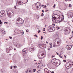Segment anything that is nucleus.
Wrapping results in <instances>:
<instances>
[{"instance_id":"obj_1","label":"nucleus","mask_w":73,"mask_h":73,"mask_svg":"<svg viewBox=\"0 0 73 73\" xmlns=\"http://www.w3.org/2000/svg\"><path fill=\"white\" fill-rule=\"evenodd\" d=\"M56 16H58V17H55L54 19L53 20V18L52 19V20L54 23H56V24H57L58 23H61L64 20V15H62V16L63 17H62V18H60V17L58 16V15L57 14H56Z\"/></svg>"},{"instance_id":"obj_2","label":"nucleus","mask_w":73,"mask_h":73,"mask_svg":"<svg viewBox=\"0 0 73 73\" xmlns=\"http://www.w3.org/2000/svg\"><path fill=\"white\" fill-rule=\"evenodd\" d=\"M51 61L53 64H54L56 66H58V65H60L61 64V63L60 62V60H57L56 58L52 59L51 60Z\"/></svg>"},{"instance_id":"obj_3","label":"nucleus","mask_w":73,"mask_h":73,"mask_svg":"<svg viewBox=\"0 0 73 73\" xmlns=\"http://www.w3.org/2000/svg\"><path fill=\"white\" fill-rule=\"evenodd\" d=\"M16 23L17 24H23V23H24V20L23 19H22L19 17L16 20Z\"/></svg>"},{"instance_id":"obj_4","label":"nucleus","mask_w":73,"mask_h":73,"mask_svg":"<svg viewBox=\"0 0 73 73\" xmlns=\"http://www.w3.org/2000/svg\"><path fill=\"white\" fill-rule=\"evenodd\" d=\"M37 55L38 58L41 59H42L45 57V56H44V53L43 52H38Z\"/></svg>"},{"instance_id":"obj_5","label":"nucleus","mask_w":73,"mask_h":73,"mask_svg":"<svg viewBox=\"0 0 73 73\" xmlns=\"http://www.w3.org/2000/svg\"><path fill=\"white\" fill-rule=\"evenodd\" d=\"M55 27L53 26H49L48 29V30L49 32H52L55 31Z\"/></svg>"},{"instance_id":"obj_6","label":"nucleus","mask_w":73,"mask_h":73,"mask_svg":"<svg viewBox=\"0 0 73 73\" xmlns=\"http://www.w3.org/2000/svg\"><path fill=\"white\" fill-rule=\"evenodd\" d=\"M36 8L38 9H41V3L38 2L36 4Z\"/></svg>"},{"instance_id":"obj_7","label":"nucleus","mask_w":73,"mask_h":73,"mask_svg":"<svg viewBox=\"0 0 73 73\" xmlns=\"http://www.w3.org/2000/svg\"><path fill=\"white\" fill-rule=\"evenodd\" d=\"M13 14V11L11 10H9L7 12V15L8 16H11Z\"/></svg>"},{"instance_id":"obj_8","label":"nucleus","mask_w":73,"mask_h":73,"mask_svg":"<svg viewBox=\"0 0 73 73\" xmlns=\"http://www.w3.org/2000/svg\"><path fill=\"white\" fill-rule=\"evenodd\" d=\"M16 3L17 6H18L19 5L22 4V3H23V2L21 3L20 0H16Z\"/></svg>"},{"instance_id":"obj_9","label":"nucleus","mask_w":73,"mask_h":73,"mask_svg":"<svg viewBox=\"0 0 73 73\" xmlns=\"http://www.w3.org/2000/svg\"><path fill=\"white\" fill-rule=\"evenodd\" d=\"M5 11L4 10H2L1 11L0 13V16H1V17L4 16V15H5Z\"/></svg>"},{"instance_id":"obj_10","label":"nucleus","mask_w":73,"mask_h":73,"mask_svg":"<svg viewBox=\"0 0 73 73\" xmlns=\"http://www.w3.org/2000/svg\"><path fill=\"white\" fill-rule=\"evenodd\" d=\"M64 34L65 35H68L70 33V31H69V30L68 29H66L64 30Z\"/></svg>"},{"instance_id":"obj_11","label":"nucleus","mask_w":73,"mask_h":73,"mask_svg":"<svg viewBox=\"0 0 73 73\" xmlns=\"http://www.w3.org/2000/svg\"><path fill=\"white\" fill-rule=\"evenodd\" d=\"M73 16V13H69V15H68V17L69 19H71L72 18V17Z\"/></svg>"},{"instance_id":"obj_12","label":"nucleus","mask_w":73,"mask_h":73,"mask_svg":"<svg viewBox=\"0 0 73 73\" xmlns=\"http://www.w3.org/2000/svg\"><path fill=\"white\" fill-rule=\"evenodd\" d=\"M38 66L37 67L38 68H39L40 69H42L44 68V66L42 64H40V63H38Z\"/></svg>"},{"instance_id":"obj_13","label":"nucleus","mask_w":73,"mask_h":73,"mask_svg":"<svg viewBox=\"0 0 73 73\" xmlns=\"http://www.w3.org/2000/svg\"><path fill=\"white\" fill-rule=\"evenodd\" d=\"M22 52L23 54H27L28 52V51H27V49L26 48H25L22 51Z\"/></svg>"},{"instance_id":"obj_14","label":"nucleus","mask_w":73,"mask_h":73,"mask_svg":"<svg viewBox=\"0 0 73 73\" xmlns=\"http://www.w3.org/2000/svg\"><path fill=\"white\" fill-rule=\"evenodd\" d=\"M72 46L71 45H67L66 46V49H68V50H69L72 48Z\"/></svg>"},{"instance_id":"obj_15","label":"nucleus","mask_w":73,"mask_h":73,"mask_svg":"<svg viewBox=\"0 0 73 73\" xmlns=\"http://www.w3.org/2000/svg\"><path fill=\"white\" fill-rule=\"evenodd\" d=\"M29 50L32 53L33 51L35 50V48L33 47H31L29 48Z\"/></svg>"},{"instance_id":"obj_16","label":"nucleus","mask_w":73,"mask_h":73,"mask_svg":"<svg viewBox=\"0 0 73 73\" xmlns=\"http://www.w3.org/2000/svg\"><path fill=\"white\" fill-rule=\"evenodd\" d=\"M11 49H12V47L10 46L9 48L6 49V52L7 53H9V50H11Z\"/></svg>"},{"instance_id":"obj_17","label":"nucleus","mask_w":73,"mask_h":73,"mask_svg":"<svg viewBox=\"0 0 73 73\" xmlns=\"http://www.w3.org/2000/svg\"><path fill=\"white\" fill-rule=\"evenodd\" d=\"M0 29H1V30H0V31L3 33V34H6V32L5 31L4 29L1 28Z\"/></svg>"},{"instance_id":"obj_18","label":"nucleus","mask_w":73,"mask_h":73,"mask_svg":"<svg viewBox=\"0 0 73 73\" xmlns=\"http://www.w3.org/2000/svg\"><path fill=\"white\" fill-rule=\"evenodd\" d=\"M54 36V37H55L57 39V38H58L59 35H58V33H56L55 35Z\"/></svg>"},{"instance_id":"obj_19","label":"nucleus","mask_w":73,"mask_h":73,"mask_svg":"<svg viewBox=\"0 0 73 73\" xmlns=\"http://www.w3.org/2000/svg\"><path fill=\"white\" fill-rule=\"evenodd\" d=\"M45 73H49L50 71H48V70L47 68H45L44 70Z\"/></svg>"},{"instance_id":"obj_20","label":"nucleus","mask_w":73,"mask_h":73,"mask_svg":"<svg viewBox=\"0 0 73 73\" xmlns=\"http://www.w3.org/2000/svg\"><path fill=\"white\" fill-rule=\"evenodd\" d=\"M29 58L28 57H26L25 59H24V61L25 62H27L28 61V59Z\"/></svg>"},{"instance_id":"obj_21","label":"nucleus","mask_w":73,"mask_h":73,"mask_svg":"<svg viewBox=\"0 0 73 73\" xmlns=\"http://www.w3.org/2000/svg\"><path fill=\"white\" fill-rule=\"evenodd\" d=\"M15 45H16L17 48H20V47L21 46V44H18L17 43V44H15Z\"/></svg>"},{"instance_id":"obj_22","label":"nucleus","mask_w":73,"mask_h":73,"mask_svg":"<svg viewBox=\"0 0 73 73\" xmlns=\"http://www.w3.org/2000/svg\"><path fill=\"white\" fill-rule=\"evenodd\" d=\"M43 44H38V46H39L40 48H41V47H42L43 46Z\"/></svg>"},{"instance_id":"obj_23","label":"nucleus","mask_w":73,"mask_h":73,"mask_svg":"<svg viewBox=\"0 0 73 73\" xmlns=\"http://www.w3.org/2000/svg\"><path fill=\"white\" fill-rule=\"evenodd\" d=\"M59 57H60V58H62V56H61V54H59Z\"/></svg>"},{"instance_id":"obj_24","label":"nucleus","mask_w":73,"mask_h":73,"mask_svg":"<svg viewBox=\"0 0 73 73\" xmlns=\"http://www.w3.org/2000/svg\"><path fill=\"white\" fill-rule=\"evenodd\" d=\"M55 17H55V16L54 15L52 16V18H53V20L55 18Z\"/></svg>"},{"instance_id":"obj_25","label":"nucleus","mask_w":73,"mask_h":73,"mask_svg":"<svg viewBox=\"0 0 73 73\" xmlns=\"http://www.w3.org/2000/svg\"><path fill=\"white\" fill-rule=\"evenodd\" d=\"M40 72H41V70H38L37 71V73H40Z\"/></svg>"},{"instance_id":"obj_26","label":"nucleus","mask_w":73,"mask_h":73,"mask_svg":"<svg viewBox=\"0 0 73 73\" xmlns=\"http://www.w3.org/2000/svg\"><path fill=\"white\" fill-rule=\"evenodd\" d=\"M1 24H3V23H2V22H1V20L0 19V25Z\"/></svg>"},{"instance_id":"obj_27","label":"nucleus","mask_w":73,"mask_h":73,"mask_svg":"<svg viewBox=\"0 0 73 73\" xmlns=\"http://www.w3.org/2000/svg\"><path fill=\"white\" fill-rule=\"evenodd\" d=\"M33 70L34 72H36V69H33Z\"/></svg>"},{"instance_id":"obj_28","label":"nucleus","mask_w":73,"mask_h":73,"mask_svg":"<svg viewBox=\"0 0 73 73\" xmlns=\"http://www.w3.org/2000/svg\"><path fill=\"white\" fill-rule=\"evenodd\" d=\"M28 72H29V73L30 72V73H31V70H27Z\"/></svg>"},{"instance_id":"obj_29","label":"nucleus","mask_w":73,"mask_h":73,"mask_svg":"<svg viewBox=\"0 0 73 73\" xmlns=\"http://www.w3.org/2000/svg\"><path fill=\"white\" fill-rule=\"evenodd\" d=\"M67 67L68 68V69H70V67L69 66H68Z\"/></svg>"},{"instance_id":"obj_30","label":"nucleus","mask_w":73,"mask_h":73,"mask_svg":"<svg viewBox=\"0 0 73 73\" xmlns=\"http://www.w3.org/2000/svg\"><path fill=\"white\" fill-rule=\"evenodd\" d=\"M41 16H44V13H42V14L41 15Z\"/></svg>"},{"instance_id":"obj_31","label":"nucleus","mask_w":73,"mask_h":73,"mask_svg":"<svg viewBox=\"0 0 73 73\" xmlns=\"http://www.w3.org/2000/svg\"><path fill=\"white\" fill-rule=\"evenodd\" d=\"M42 39H43L44 38V37H43L42 36H41V38H40L41 40H42Z\"/></svg>"},{"instance_id":"obj_32","label":"nucleus","mask_w":73,"mask_h":73,"mask_svg":"<svg viewBox=\"0 0 73 73\" xmlns=\"http://www.w3.org/2000/svg\"><path fill=\"white\" fill-rule=\"evenodd\" d=\"M34 36H35L36 37H38V36H37V35H34Z\"/></svg>"},{"instance_id":"obj_33","label":"nucleus","mask_w":73,"mask_h":73,"mask_svg":"<svg viewBox=\"0 0 73 73\" xmlns=\"http://www.w3.org/2000/svg\"><path fill=\"white\" fill-rule=\"evenodd\" d=\"M41 31H40V30H38V33H39Z\"/></svg>"},{"instance_id":"obj_34","label":"nucleus","mask_w":73,"mask_h":73,"mask_svg":"<svg viewBox=\"0 0 73 73\" xmlns=\"http://www.w3.org/2000/svg\"><path fill=\"white\" fill-rule=\"evenodd\" d=\"M48 50H50V48H48Z\"/></svg>"},{"instance_id":"obj_35","label":"nucleus","mask_w":73,"mask_h":73,"mask_svg":"<svg viewBox=\"0 0 73 73\" xmlns=\"http://www.w3.org/2000/svg\"><path fill=\"white\" fill-rule=\"evenodd\" d=\"M13 68H17V66H13Z\"/></svg>"},{"instance_id":"obj_36","label":"nucleus","mask_w":73,"mask_h":73,"mask_svg":"<svg viewBox=\"0 0 73 73\" xmlns=\"http://www.w3.org/2000/svg\"><path fill=\"white\" fill-rule=\"evenodd\" d=\"M50 48H52V47H53V46H52V45H50Z\"/></svg>"},{"instance_id":"obj_37","label":"nucleus","mask_w":73,"mask_h":73,"mask_svg":"<svg viewBox=\"0 0 73 73\" xmlns=\"http://www.w3.org/2000/svg\"><path fill=\"white\" fill-rule=\"evenodd\" d=\"M71 5V4H69L68 6L69 7V8H70V5Z\"/></svg>"},{"instance_id":"obj_38","label":"nucleus","mask_w":73,"mask_h":73,"mask_svg":"<svg viewBox=\"0 0 73 73\" xmlns=\"http://www.w3.org/2000/svg\"><path fill=\"white\" fill-rule=\"evenodd\" d=\"M63 62H66V61L65 60H63Z\"/></svg>"},{"instance_id":"obj_39","label":"nucleus","mask_w":73,"mask_h":73,"mask_svg":"<svg viewBox=\"0 0 73 73\" xmlns=\"http://www.w3.org/2000/svg\"><path fill=\"white\" fill-rule=\"evenodd\" d=\"M26 32H29V31L28 30H27L26 31Z\"/></svg>"},{"instance_id":"obj_40","label":"nucleus","mask_w":73,"mask_h":73,"mask_svg":"<svg viewBox=\"0 0 73 73\" xmlns=\"http://www.w3.org/2000/svg\"><path fill=\"white\" fill-rule=\"evenodd\" d=\"M57 44H60V43L59 42H58V41H57Z\"/></svg>"},{"instance_id":"obj_41","label":"nucleus","mask_w":73,"mask_h":73,"mask_svg":"<svg viewBox=\"0 0 73 73\" xmlns=\"http://www.w3.org/2000/svg\"><path fill=\"white\" fill-rule=\"evenodd\" d=\"M9 38H10V39H12V37H11V36H9Z\"/></svg>"},{"instance_id":"obj_42","label":"nucleus","mask_w":73,"mask_h":73,"mask_svg":"<svg viewBox=\"0 0 73 73\" xmlns=\"http://www.w3.org/2000/svg\"><path fill=\"white\" fill-rule=\"evenodd\" d=\"M65 0L66 1H71V0Z\"/></svg>"},{"instance_id":"obj_43","label":"nucleus","mask_w":73,"mask_h":73,"mask_svg":"<svg viewBox=\"0 0 73 73\" xmlns=\"http://www.w3.org/2000/svg\"><path fill=\"white\" fill-rule=\"evenodd\" d=\"M53 47H54V48H55V47H56V46H55V45L54 44L53 45Z\"/></svg>"},{"instance_id":"obj_44","label":"nucleus","mask_w":73,"mask_h":73,"mask_svg":"<svg viewBox=\"0 0 73 73\" xmlns=\"http://www.w3.org/2000/svg\"><path fill=\"white\" fill-rule=\"evenodd\" d=\"M12 67H13L12 66H11V69H12Z\"/></svg>"},{"instance_id":"obj_45","label":"nucleus","mask_w":73,"mask_h":73,"mask_svg":"<svg viewBox=\"0 0 73 73\" xmlns=\"http://www.w3.org/2000/svg\"><path fill=\"white\" fill-rule=\"evenodd\" d=\"M54 56H52V58H53V57H54Z\"/></svg>"},{"instance_id":"obj_46","label":"nucleus","mask_w":73,"mask_h":73,"mask_svg":"<svg viewBox=\"0 0 73 73\" xmlns=\"http://www.w3.org/2000/svg\"><path fill=\"white\" fill-rule=\"evenodd\" d=\"M56 53L57 55H58V53H57V52H56Z\"/></svg>"},{"instance_id":"obj_47","label":"nucleus","mask_w":73,"mask_h":73,"mask_svg":"<svg viewBox=\"0 0 73 73\" xmlns=\"http://www.w3.org/2000/svg\"><path fill=\"white\" fill-rule=\"evenodd\" d=\"M42 12H43V13H44V10H42Z\"/></svg>"},{"instance_id":"obj_48","label":"nucleus","mask_w":73,"mask_h":73,"mask_svg":"<svg viewBox=\"0 0 73 73\" xmlns=\"http://www.w3.org/2000/svg\"><path fill=\"white\" fill-rule=\"evenodd\" d=\"M48 11H49V10H46V12H48Z\"/></svg>"},{"instance_id":"obj_49","label":"nucleus","mask_w":73,"mask_h":73,"mask_svg":"<svg viewBox=\"0 0 73 73\" xmlns=\"http://www.w3.org/2000/svg\"><path fill=\"white\" fill-rule=\"evenodd\" d=\"M64 57L65 58H66V56L65 55H64Z\"/></svg>"},{"instance_id":"obj_50","label":"nucleus","mask_w":73,"mask_h":73,"mask_svg":"<svg viewBox=\"0 0 73 73\" xmlns=\"http://www.w3.org/2000/svg\"><path fill=\"white\" fill-rule=\"evenodd\" d=\"M50 45H52V43H50Z\"/></svg>"},{"instance_id":"obj_51","label":"nucleus","mask_w":73,"mask_h":73,"mask_svg":"<svg viewBox=\"0 0 73 73\" xmlns=\"http://www.w3.org/2000/svg\"><path fill=\"white\" fill-rule=\"evenodd\" d=\"M16 6H15V9H17V8H16Z\"/></svg>"},{"instance_id":"obj_52","label":"nucleus","mask_w":73,"mask_h":73,"mask_svg":"<svg viewBox=\"0 0 73 73\" xmlns=\"http://www.w3.org/2000/svg\"><path fill=\"white\" fill-rule=\"evenodd\" d=\"M22 35H23L24 34V33L22 32Z\"/></svg>"},{"instance_id":"obj_53","label":"nucleus","mask_w":73,"mask_h":73,"mask_svg":"<svg viewBox=\"0 0 73 73\" xmlns=\"http://www.w3.org/2000/svg\"><path fill=\"white\" fill-rule=\"evenodd\" d=\"M65 73H69V72H68L67 71H66V72Z\"/></svg>"},{"instance_id":"obj_54","label":"nucleus","mask_w":73,"mask_h":73,"mask_svg":"<svg viewBox=\"0 0 73 73\" xmlns=\"http://www.w3.org/2000/svg\"><path fill=\"white\" fill-rule=\"evenodd\" d=\"M71 38H72V37L69 38V39H71Z\"/></svg>"},{"instance_id":"obj_55","label":"nucleus","mask_w":73,"mask_h":73,"mask_svg":"<svg viewBox=\"0 0 73 73\" xmlns=\"http://www.w3.org/2000/svg\"><path fill=\"white\" fill-rule=\"evenodd\" d=\"M44 5H42V7H43V8H44Z\"/></svg>"},{"instance_id":"obj_56","label":"nucleus","mask_w":73,"mask_h":73,"mask_svg":"<svg viewBox=\"0 0 73 73\" xmlns=\"http://www.w3.org/2000/svg\"><path fill=\"white\" fill-rule=\"evenodd\" d=\"M51 73H54V71L52 72Z\"/></svg>"},{"instance_id":"obj_57","label":"nucleus","mask_w":73,"mask_h":73,"mask_svg":"<svg viewBox=\"0 0 73 73\" xmlns=\"http://www.w3.org/2000/svg\"><path fill=\"white\" fill-rule=\"evenodd\" d=\"M60 29V27H58V29Z\"/></svg>"},{"instance_id":"obj_58","label":"nucleus","mask_w":73,"mask_h":73,"mask_svg":"<svg viewBox=\"0 0 73 73\" xmlns=\"http://www.w3.org/2000/svg\"><path fill=\"white\" fill-rule=\"evenodd\" d=\"M34 61H37V60H34Z\"/></svg>"},{"instance_id":"obj_59","label":"nucleus","mask_w":73,"mask_h":73,"mask_svg":"<svg viewBox=\"0 0 73 73\" xmlns=\"http://www.w3.org/2000/svg\"><path fill=\"white\" fill-rule=\"evenodd\" d=\"M53 8H55V6H53Z\"/></svg>"},{"instance_id":"obj_60","label":"nucleus","mask_w":73,"mask_h":73,"mask_svg":"<svg viewBox=\"0 0 73 73\" xmlns=\"http://www.w3.org/2000/svg\"><path fill=\"white\" fill-rule=\"evenodd\" d=\"M46 5H45L44 6V8H46Z\"/></svg>"},{"instance_id":"obj_61","label":"nucleus","mask_w":73,"mask_h":73,"mask_svg":"<svg viewBox=\"0 0 73 73\" xmlns=\"http://www.w3.org/2000/svg\"><path fill=\"white\" fill-rule=\"evenodd\" d=\"M14 50H16V48H14Z\"/></svg>"},{"instance_id":"obj_62","label":"nucleus","mask_w":73,"mask_h":73,"mask_svg":"<svg viewBox=\"0 0 73 73\" xmlns=\"http://www.w3.org/2000/svg\"><path fill=\"white\" fill-rule=\"evenodd\" d=\"M72 21L73 22V19H72Z\"/></svg>"},{"instance_id":"obj_63","label":"nucleus","mask_w":73,"mask_h":73,"mask_svg":"<svg viewBox=\"0 0 73 73\" xmlns=\"http://www.w3.org/2000/svg\"><path fill=\"white\" fill-rule=\"evenodd\" d=\"M46 44H48V42L46 41Z\"/></svg>"},{"instance_id":"obj_64","label":"nucleus","mask_w":73,"mask_h":73,"mask_svg":"<svg viewBox=\"0 0 73 73\" xmlns=\"http://www.w3.org/2000/svg\"><path fill=\"white\" fill-rule=\"evenodd\" d=\"M43 33H45V32H44Z\"/></svg>"}]
</instances>
